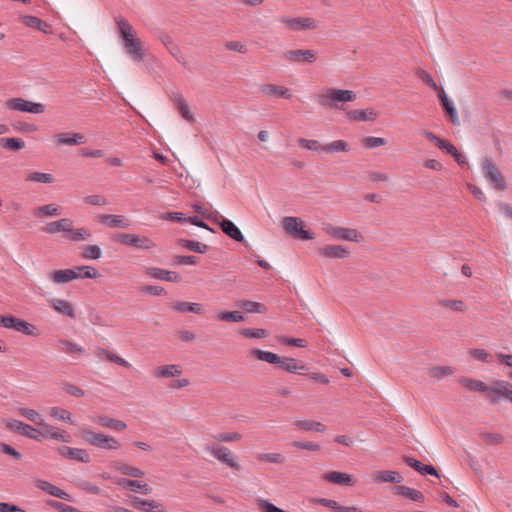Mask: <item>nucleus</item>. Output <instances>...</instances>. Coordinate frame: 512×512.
Here are the masks:
<instances>
[{"mask_svg": "<svg viewBox=\"0 0 512 512\" xmlns=\"http://www.w3.org/2000/svg\"><path fill=\"white\" fill-rule=\"evenodd\" d=\"M115 22L117 33L122 42L125 54L135 63L143 62L145 52L136 30L126 19L122 17H117Z\"/></svg>", "mask_w": 512, "mask_h": 512, "instance_id": "f257e3e1", "label": "nucleus"}, {"mask_svg": "<svg viewBox=\"0 0 512 512\" xmlns=\"http://www.w3.org/2000/svg\"><path fill=\"white\" fill-rule=\"evenodd\" d=\"M251 354L258 359L272 365H277L280 369L288 373L303 374L307 369L306 365L301 361L292 357H280L276 353L261 349H252Z\"/></svg>", "mask_w": 512, "mask_h": 512, "instance_id": "f03ea898", "label": "nucleus"}, {"mask_svg": "<svg viewBox=\"0 0 512 512\" xmlns=\"http://www.w3.org/2000/svg\"><path fill=\"white\" fill-rule=\"evenodd\" d=\"M355 99L356 93L352 90L325 88L317 95L316 102L325 109H341V104Z\"/></svg>", "mask_w": 512, "mask_h": 512, "instance_id": "7ed1b4c3", "label": "nucleus"}, {"mask_svg": "<svg viewBox=\"0 0 512 512\" xmlns=\"http://www.w3.org/2000/svg\"><path fill=\"white\" fill-rule=\"evenodd\" d=\"M204 451L215 458L220 464L227 466L235 472L242 471L238 456L228 447L220 444H207Z\"/></svg>", "mask_w": 512, "mask_h": 512, "instance_id": "20e7f679", "label": "nucleus"}, {"mask_svg": "<svg viewBox=\"0 0 512 512\" xmlns=\"http://www.w3.org/2000/svg\"><path fill=\"white\" fill-rule=\"evenodd\" d=\"M80 435L85 442L92 446L109 450H117L120 448V443L114 437L95 432L91 429L82 428Z\"/></svg>", "mask_w": 512, "mask_h": 512, "instance_id": "39448f33", "label": "nucleus"}, {"mask_svg": "<svg viewBox=\"0 0 512 512\" xmlns=\"http://www.w3.org/2000/svg\"><path fill=\"white\" fill-rule=\"evenodd\" d=\"M281 226L291 237L300 240H312L314 234L304 229V221L301 218L288 216L281 221Z\"/></svg>", "mask_w": 512, "mask_h": 512, "instance_id": "423d86ee", "label": "nucleus"}, {"mask_svg": "<svg viewBox=\"0 0 512 512\" xmlns=\"http://www.w3.org/2000/svg\"><path fill=\"white\" fill-rule=\"evenodd\" d=\"M168 97L174 109L178 112L183 120L189 124H194L196 122V116L193 112V107L189 104L181 92L172 91Z\"/></svg>", "mask_w": 512, "mask_h": 512, "instance_id": "0eeeda50", "label": "nucleus"}, {"mask_svg": "<svg viewBox=\"0 0 512 512\" xmlns=\"http://www.w3.org/2000/svg\"><path fill=\"white\" fill-rule=\"evenodd\" d=\"M5 107L12 111L29 114H42L45 112L44 104L32 102L21 97H15L6 100Z\"/></svg>", "mask_w": 512, "mask_h": 512, "instance_id": "6e6552de", "label": "nucleus"}, {"mask_svg": "<svg viewBox=\"0 0 512 512\" xmlns=\"http://www.w3.org/2000/svg\"><path fill=\"white\" fill-rule=\"evenodd\" d=\"M481 169L485 179L496 190H505L506 182L499 168L492 162L490 158H485L482 161Z\"/></svg>", "mask_w": 512, "mask_h": 512, "instance_id": "1a4fd4ad", "label": "nucleus"}, {"mask_svg": "<svg viewBox=\"0 0 512 512\" xmlns=\"http://www.w3.org/2000/svg\"><path fill=\"white\" fill-rule=\"evenodd\" d=\"M326 234L335 239L360 243L364 241V236L358 230L353 228L338 227L328 224L324 227Z\"/></svg>", "mask_w": 512, "mask_h": 512, "instance_id": "9d476101", "label": "nucleus"}, {"mask_svg": "<svg viewBox=\"0 0 512 512\" xmlns=\"http://www.w3.org/2000/svg\"><path fill=\"white\" fill-rule=\"evenodd\" d=\"M280 21L291 31L315 30L319 26L318 21L312 17L283 16Z\"/></svg>", "mask_w": 512, "mask_h": 512, "instance_id": "9b49d317", "label": "nucleus"}, {"mask_svg": "<svg viewBox=\"0 0 512 512\" xmlns=\"http://www.w3.org/2000/svg\"><path fill=\"white\" fill-rule=\"evenodd\" d=\"M318 56V52L313 49H294L287 50L282 57L294 64H313Z\"/></svg>", "mask_w": 512, "mask_h": 512, "instance_id": "f8f14e48", "label": "nucleus"}, {"mask_svg": "<svg viewBox=\"0 0 512 512\" xmlns=\"http://www.w3.org/2000/svg\"><path fill=\"white\" fill-rule=\"evenodd\" d=\"M115 241L125 246H132L142 250H148L155 247L149 238L137 234L122 233L115 237Z\"/></svg>", "mask_w": 512, "mask_h": 512, "instance_id": "ddd939ff", "label": "nucleus"}, {"mask_svg": "<svg viewBox=\"0 0 512 512\" xmlns=\"http://www.w3.org/2000/svg\"><path fill=\"white\" fill-rule=\"evenodd\" d=\"M38 427L37 435H39V440L41 438H46L61 442H69V434L65 430L52 426L46 423L45 420H43Z\"/></svg>", "mask_w": 512, "mask_h": 512, "instance_id": "4468645a", "label": "nucleus"}, {"mask_svg": "<svg viewBox=\"0 0 512 512\" xmlns=\"http://www.w3.org/2000/svg\"><path fill=\"white\" fill-rule=\"evenodd\" d=\"M6 429L14 432L20 433L22 436L28 437L30 439L39 440V435H37V429L33 426L21 422L15 419H6L3 421Z\"/></svg>", "mask_w": 512, "mask_h": 512, "instance_id": "2eb2a0df", "label": "nucleus"}, {"mask_svg": "<svg viewBox=\"0 0 512 512\" xmlns=\"http://www.w3.org/2000/svg\"><path fill=\"white\" fill-rule=\"evenodd\" d=\"M47 303L50 308H52L56 313L74 319L76 318V309L73 303L63 298H50L47 300Z\"/></svg>", "mask_w": 512, "mask_h": 512, "instance_id": "dca6fc26", "label": "nucleus"}, {"mask_svg": "<svg viewBox=\"0 0 512 512\" xmlns=\"http://www.w3.org/2000/svg\"><path fill=\"white\" fill-rule=\"evenodd\" d=\"M57 452L59 455L69 460H75L81 463H89L91 461L90 454L82 448L59 446Z\"/></svg>", "mask_w": 512, "mask_h": 512, "instance_id": "f3484780", "label": "nucleus"}, {"mask_svg": "<svg viewBox=\"0 0 512 512\" xmlns=\"http://www.w3.org/2000/svg\"><path fill=\"white\" fill-rule=\"evenodd\" d=\"M318 253L328 259H346L350 256L349 249L339 244L326 245L320 248Z\"/></svg>", "mask_w": 512, "mask_h": 512, "instance_id": "a211bd4d", "label": "nucleus"}, {"mask_svg": "<svg viewBox=\"0 0 512 512\" xmlns=\"http://www.w3.org/2000/svg\"><path fill=\"white\" fill-rule=\"evenodd\" d=\"M488 395L502 397L512 403V384L505 380H495L489 385Z\"/></svg>", "mask_w": 512, "mask_h": 512, "instance_id": "6ab92c4d", "label": "nucleus"}, {"mask_svg": "<svg viewBox=\"0 0 512 512\" xmlns=\"http://www.w3.org/2000/svg\"><path fill=\"white\" fill-rule=\"evenodd\" d=\"M115 483L124 488L133 492H139L141 494L147 495L151 493L150 486L142 481V480H130L127 478H116Z\"/></svg>", "mask_w": 512, "mask_h": 512, "instance_id": "aec40b11", "label": "nucleus"}, {"mask_svg": "<svg viewBox=\"0 0 512 512\" xmlns=\"http://www.w3.org/2000/svg\"><path fill=\"white\" fill-rule=\"evenodd\" d=\"M34 485L41 489L42 491L46 492L47 494L54 496L56 498L71 501V495L65 492L64 490L60 489L59 487L53 485L52 483L42 480V479H36L34 481Z\"/></svg>", "mask_w": 512, "mask_h": 512, "instance_id": "412c9836", "label": "nucleus"}, {"mask_svg": "<svg viewBox=\"0 0 512 512\" xmlns=\"http://www.w3.org/2000/svg\"><path fill=\"white\" fill-rule=\"evenodd\" d=\"M372 481L375 483H395L403 481L402 475L394 470H379L371 473Z\"/></svg>", "mask_w": 512, "mask_h": 512, "instance_id": "4be33fe9", "label": "nucleus"}, {"mask_svg": "<svg viewBox=\"0 0 512 512\" xmlns=\"http://www.w3.org/2000/svg\"><path fill=\"white\" fill-rule=\"evenodd\" d=\"M323 479L327 482L342 486H353L356 483L353 475L339 471L327 472L323 475Z\"/></svg>", "mask_w": 512, "mask_h": 512, "instance_id": "5701e85b", "label": "nucleus"}, {"mask_svg": "<svg viewBox=\"0 0 512 512\" xmlns=\"http://www.w3.org/2000/svg\"><path fill=\"white\" fill-rule=\"evenodd\" d=\"M98 221L110 228L127 229L130 226L129 220L122 215L102 214L98 216Z\"/></svg>", "mask_w": 512, "mask_h": 512, "instance_id": "b1692460", "label": "nucleus"}, {"mask_svg": "<svg viewBox=\"0 0 512 512\" xmlns=\"http://www.w3.org/2000/svg\"><path fill=\"white\" fill-rule=\"evenodd\" d=\"M57 348L60 352L73 357L81 356L85 353V349L82 345L65 338H61L57 341Z\"/></svg>", "mask_w": 512, "mask_h": 512, "instance_id": "393cba45", "label": "nucleus"}, {"mask_svg": "<svg viewBox=\"0 0 512 512\" xmlns=\"http://www.w3.org/2000/svg\"><path fill=\"white\" fill-rule=\"evenodd\" d=\"M71 224H73V220L70 218H61L47 223L42 230L49 235H55L62 232L65 233L66 236Z\"/></svg>", "mask_w": 512, "mask_h": 512, "instance_id": "a878e982", "label": "nucleus"}, {"mask_svg": "<svg viewBox=\"0 0 512 512\" xmlns=\"http://www.w3.org/2000/svg\"><path fill=\"white\" fill-rule=\"evenodd\" d=\"M92 237V232L87 227L75 228L73 224L69 226L67 235L65 238L72 243L88 241Z\"/></svg>", "mask_w": 512, "mask_h": 512, "instance_id": "bb28decb", "label": "nucleus"}, {"mask_svg": "<svg viewBox=\"0 0 512 512\" xmlns=\"http://www.w3.org/2000/svg\"><path fill=\"white\" fill-rule=\"evenodd\" d=\"M75 272L71 269L52 270L47 274L48 279L57 285H63L75 280Z\"/></svg>", "mask_w": 512, "mask_h": 512, "instance_id": "cd10ccee", "label": "nucleus"}, {"mask_svg": "<svg viewBox=\"0 0 512 512\" xmlns=\"http://www.w3.org/2000/svg\"><path fill=\"white\" fill-rule=\"evenodd\" d=\"M58 146H74L85 142V137L80 133H58L53 137Z\"/></svg>", "mask_w": 512, "mask_h": 512, "instance_id": "c85d7f7f", "label": "nucleus"}, {"mask_svg": "<svg viewBox=\"0 0 512 512\" xmlns=\"http://www.w3.org/2000/svg\"><path fill=\"white\" fill-rule=\"evenodd\" d=\"M260 91L265 96H271L276 98L290 99L292 96L291 91L288 88L275 84L261 85Z\"/></svg>", "mask_w": 512, "mask_h": 512, "instance_id": "c756f323", "label": "nucleus"}, {"mask_svg": "<svg viewBox=\"0 0 512 512\" xmlns=\"http://www.w3.org/2000/svg\"><path fill=\"white\" fill-rule=\"evenodd\" d=\"M171 308L178 313L204 314V307L200 303L176 301L171 304Z\"/></svg>", "mask_w": 512, "mask_h": 512, "instance_id": "7c9ffc66", "label": "nucleus"}, {"mask_svg": "<svg viewBox=\"0 0 512 512\" xmlns=\"http://www.w3.org/2000/svg\"><path fill=\"white\" fill-rule=\"evenodd\" d=\"M221 230L231 239L242 242L244 241V236L241 230L231 221L221 217V221L218 222Z\"/></svg>", "mask_w": 512, "mask_h": 512, "instance_id": "2f4dec72", "label": "nucleus"}, {"mask_svg": "<svg viewBox=\"0 0 512 512\" xmlns=\"http://www.w3.org/2000/svg\"><path fill=\"white\" fill-rule=\"evenodd\" d=\"M396 495L402 496L414 502L423 503L425 501V497L423 493L417 489L410 488L404 485H398L393 489Z\"/></svg>", "mask_w": 512, "mask_h": 512, "instance_id": "473e14b6", "label": "nucleus"}, {"mask_svg": "<svg viewBox=\"0 0 512 512\" xmlns=\"http://www.w3.org/2000/svg\"><path fill=\"white\" fill-rule=\"evenodd\" d=\"M93 422L104 428H109L113 431H123L127 427V425L123 421L110 418L106 415L95 416L93 418Z\"/></svg>", "mask_w": 512, "mask_h": 512, "instance_id": "72a5a7b5", "label": "nucleus"}, {"mask_svg": "<svg viewBox=\"0 0 512 512\" xmlns=\"http://www.w3.org/2000/svg\"><path fill=\"white\" fill-rule=\"evenodd\" d=\"M438 96H439V100L441 102V105H442L443 109L449 114L451 122L454 125H458L459 124V117H458L457 110H456V108H455V106L453 104V101L448 98V96L446 95V93H445L443 88H441L439 90Z\"/></svg>", "mask_w": 512, "mask_h": 512, "instance_id": "f704fd0d", "label": "nucleus"}, {"mask_svg": "<svg viewBox=\"0 0 512 512\" xmlns=\"http://www.w3.org/2000/svg\"><path fill=\"white\" fill-rule=\"evenodd\" d=\"M403 460L408 466L422 475H432L439 477L437 470L432 465H424L419 460L408 456L404 457Z\"/></svg>", "mask_w": 512, "mask_h": 512, "instance_id": "c9c22d12", "label": "nucleus"}, {"mask_svg": "<svg viewBox=\"0 0 512 512\" xmlns=\"http://www.w3.org/2000/svg\"><path fill=\"white\" fill-rule=\"evenodd\" d=\"M347 116L350 120L353 121H374L378 114L377 112L372 109H355L347 112Z\"/></svg>", "mask_w": 512, "mask_h": 512, "instance_id": "e433bc0d", "label": "nucleus"}, {"mask_svg": "<svg viewBox=\"0 0 512 512\" xmlns=\"http://www.w3.org/2000/svg\"><path fill=\"white\" fill-rule=\"evenodd\" d=\"M293 424L296 429L306 431V432H309V431L324 432V431H326V426L319 421L298 419V420H295Z\"/></svg>", "mask_w": 512, "mask_h": 512, "instance_id": "4c0bfd02", "label": "nucleus"}, {"mask_svg": "<svg viewBox=\"0 0 512 512\" xmlns=\"http://www.w3.org/2000/svg\"><path fill=\"white\" fill-rule=\"evenodd\" d=\"M72 271L76 274L75 280L97 279L101 276L99 271L90 265L76 266L72 268Z\"/></svg>", "mask_w": 512, "mask_h": 512, "instance_id": "58836bf2", "label": "nucleus"}, {"mask_svg": "<svg viewBox=\"0 0 512 512\" xmlns=\"http://www.w3.org/2000/svg\"><path fill=\"white\" fill-rule=\"evenodd\" d=\"M459 383L470 391H476L487 394L489 392V386L477 379L462 377L459 379Z\"/></svg>", "mask_w": 512, "mask_h": 512, "instance_id": "ea45409f", "label": "nucleus"}, {"mask_svg": "<svg viewBox=\"0 0 512 512\" xmlns=\"http://www.w3.org/2000/svg\"><path fill=\"white\" fill-rule=\"evenodd\" d=\"M113 467L123 475H127L130 477L141 478L145 475L144 471H142L141 469L124 462H114Z\"/></svg>", "mask_w": 512, "mask_h": 512, "instance_id": "a19ab883", "label": "nucleus"}, {"mask_svg": "<svg viewBox=\"0 0 512 512\" xmlns=\"http://www.w3.org/2000/svg\"><path fill=\"white\" fill-rule=\"evenodd\" d=\"M35 217H56L60 215V209L56 204H47L34 209Z\"/></svg>", "mask_w": 512, "mask_h": 512, "instance_id": "79ce46f5", "label": "nucleus"}, {"mask_svg": "<svg viewBox=\"0 0 512 512\" xmlns=\"http://www.w3.org/2000/svg\"><path fill=\"white\" fill-rule=\"evenodd\" d=\"M22 21L25 25L31 28H35L39 31H42L44 33H50L51 27L46 22L42 21L41 19L35 17V16H24L22 18Z\"/></svg>", "mask_w": 512, "mask_h": 512, "instance_id": "37998d69", "label": "nucleus"}, {"mask_svg": "<svg viewBox=\"0 0 512 512\" xmlns=\"http://www.w3.org/2000/svg\"><path fill=\"white\" fill-rule=\"evenodd\" d=\"M455 369L451 366H433L428 369V376L435 379L441 380L447 376L454 374Z\"/></svg>", "mask_w": 512, "mask_h": 512, "instance_id": "c03bdc74", "label": "nucleus"}, {"mask_svg": "<svg viewBox=\"0 0 512 512\" xmlns=\"http://www.w3.org/2000/svg\"><path fill=\"white\" fill-rule=\"evenodd\" d=\"M130 504L134 508L142 510V511H146V512H148V511L155 512V509L158 508V504L155 501L143 500L136 496H130Z\"/></svg>", "mask_w": 512, "mask_h": 512, "instance_id": "a18cd8bd", "label": "nucleus"}, {"mask_svg": "<svg viewBox=\"0 0 512 512\" xmlns=\"http://www.w3.org/2000/svg\"><path fill=\"white\" fill-rule=\"evenodd\" d=\"M80 255L84 259L88 260H98L102 257V250L100 246L92 244V245H83L80 248Z\"/></svg>", "mask_w": 512, "mask_h": 512, "instance_id": "49530a36", "label": "nucleus"}, {"mask_svg": "<svg viewBox=\"0 0 512 512\" xmlns=\"http://www.w3.org/2000/svg\"><path fill=\"white\" fill-rule=\"evenodd\" d=\"M17 413L20 416L34 423L36 426L41 424V422L44 420L43 416L37 410L32 408L19 407L17 409Z\"/></svg>", "mask_w": 512, "mask_h": 512, "instance_id": "de8ad7c7", "label": "nucleus"}, {"mask_svg": "<svg viewBox=\"0 0 512 512\" xmlns=\"http://www.w3.org/2000/svg\"><path fill=\"white\" fill-rule=\"evenodd\" d=\"M350 150L349 144L344 140H335L324 144L323 152L333 154L339 152H348Z\"/></svg>", "mask_w": 512, "mask_h": 512, "instance_id": "09e8293b", "label": "nucleus"}, {"mask_svg": "<svg viewBox=\"0 0 512 512\" xmlns=\"http://www.w3.org/2000/svg\"><path fill=\"white\" fill-rule=\"evenodd\" d=\"M236 306L242 308L248 313H263L266 310V307L263 304L250 300L238 301L236 302Z\"/></svg>", "mask_w": 512, "mask_h": 512, "instance_id": "8fccbe9b", "label": "nucleus"}, {"mask_svg": "<svg viewBox=\"0 0 512 512\" xmlns=\"http://www.w3.org/2000/svg\"><path fill=\"white\" fill-rule=\"evenodd\" d=\"M49 414L52 418H54L56 420L74 424L71 413L64 408H61L58 406L51 407L49 409Z\"/></svg>", "mask_w": 512, "mask_h": 512, "instance_id": "3c124183", "label": "nucleus"}, {"mask_svg": "<svg viewBox=\"0 0 512 512\" xmlns=\"http://www.w3.org/2000/svg\"><path fill=\"white\" fill-rule=\"evenodd\" d=\"M217 319L223 322H243L245 320L242 313L238 311H220L217 313Z\"/></svg>", "mask_w": 512, "mask_h": 512, "instance_id": "603ef678", "label": "nucleus"}, {"mask_svg": "<svg viewBox=\"0 0 512 512\" xmlns=\"http://www.w3.org/2000/svg\"><path fill=\"white\" fill-rule=\"evenodd\" d=\"M179 244L181 247H183L185 249H188V250H191V251H194L197 253H201V254L206 253L208 250V246L206 244H203L198 241L181 239L179 241Z\"/></svg>", "mask_w": 512, "mask_h": 512, "instance_id": "864d4df0", "label": "nucleus"}, {"mask_svg": "<svg viewBox=\"0 0 512 512\" xmlns=\"http://www.w3.org/2000/svg\"><path fill=\"white\" fill-rule=\"evenodd\" d=\"M439 305L443 308L456 312H462L466 309V305L462 300L442 299L439 301Z\"/></svg>", "mask_w": 512, "mask_h": 512, "instance_id": "5fc2aeb1", "label": "nucleus"}, {"mask_svg": "<svg viewBox=\"0 0 512 512\" xmlns=\"http://www.w3.org/2000/svg\"><path fill=\"white\" fill-rule=\"evenodd\" d=\"M480 437L487 445L497 446L504 442V436L500 433L483 432Z\"/></svg>", "mask_w": 512, "mask_h": 512, "instance_id": "6e6d98bb", "label": "nucleus"}, {"mask_svg": "<svg viewBox=\"0 0 512 512\" xmlns=\"http://www.w3.org/2000/svg\"><path fill=\"white\" fill-rule=\"evenodd\" d=\"M183 370L180 365L172 364L162 366V379L168 380L171 378L180 377Z\"/></svg>", "mask_w": 512, "mask_h": 512, "instance_id": "4d7b16f0", "label": "nucleus"}, {"mask_svg": "<svg viewBox=\"0 0 512 512\" xmlns=\"http://www.w3.org/2000/svg\"><path fill=\"white\" fill-rule=\"evenodd\" d=\"M256 458L261 462L274 464H283L285 462V457L281 453H259Z\"/></svg>", "mask_w": 512, "mask_h": 512, "instance_id": "13d9d810", "label": "nucleus"}, {"mask_svg": "<svg viewBox=\"0 0 512 512\" xmlns=\"http://www.w3.org/2000/svg\"><path fill=\"white\" fill-rule=\"evenodd\" d=\"M219 443L238 442L242 439V435L238 432H222L213 436Z\"/></svg>", "mask_w": 512, "mask_h": 512, "instance_id": "bf43d9fd", "label": "nucleus"}, {"mask_svg": "<svg viewBox=\"0 0 512 512\" xmlns=\"http://www.w3.org/2000/svg\"><path fill=\"white\" fill-rule=\"evenodd\" d=\"M27 180L32 182L51 184L55 181V178L50 173L31 172L28 174Z\"/></svg>", "mask_w": 512, "mask_h": 512, "instance_id": "052dcab7", "label": "nucleus"}, {"mask_svg": "<svg viewBox=\"0 0 512 512\" xmlns=\"http://www.w3.org/2000/svg\"><path fill=\"white\" fill-rule=\"evenodd\" d=\"M166 388L177 391L182 390L190 385V381L187 378L168 379L164 381Z\"/></svg>", "mask_w": 512, "mask_h": 512, "instance_id": "680f3d73", "label": "nucleus"}, {"mask_svg": "<svg viewBox=\"0 0 512 512\" xmlns=\"http://www.w3.org/2000/svg\"><path fill=\"white\" fill-rule=\"evenodd\" d=\"M0 144H1L2 147L6 148V149L14 150V151L21 150L25 146V143H24V141L21 138H5V139H1V143Z\"/></svg>", "mask_w": 512, "mask_h": 512, "instance_id": "e2e57ef3", "label": "nucleus"}, {"mask_svg": "<svg viewBox=\"0 0 512 512\" xmlns=\"http://www.w3.org/2000/svg\"><path fill=\"white\" fill-rule=\"evenodd\" d=\"M298 144L307 150L315 151V152H323V144H321L317 140H311L306 138H300L298 140Z\"/></svg>", "mask_w": 512, "mask_h": 512, "instance_id": "0e129e2a", "label": "nucleus"}, {"mask_svg": "<svg viewBox=\"0 0 512 512\" xmlns=\"http://www.w3.org/2000/svg\"><path fill=\"white\" fill-rule=\"evenodd\" d=\"M241 335L248 338L263 339L268 336V332L262 328H245L240 331Z\"/></svg>", "mask_w": 512, "mask_h": 512, "instance_id": "69168bd1", "label": "nucleus"}, {"mask_svg": "<svg viewBox=\"0 0 512 512\" xmlns=\"http://www.w3.org/2000/svg\"><path fill=\"white\" fill-rule=\"evenodd\" d=\"M23 319L14 316H4L2 327L20 332Z\"/></svg>", "mask_w": 512, "mask_h": 512, "instance_id": "338daca9", "label": "nucleus"}, {"mask_svg": "<svg viewBox=\"0 0 512 512\" xmlns=\"http://www.w3.org/2000/svg\"><path fill=\"white\" fill-rule=\"evenodd\" d=\"M51 508L59 511V512H81L78 508H75L73 506L64 504L59 501H48L47 503Z\"/></svg>", "mask_w": 512, "mask_h": 512, "instance_id": "774afa93", "label": "nucleus"}]
</instances>
